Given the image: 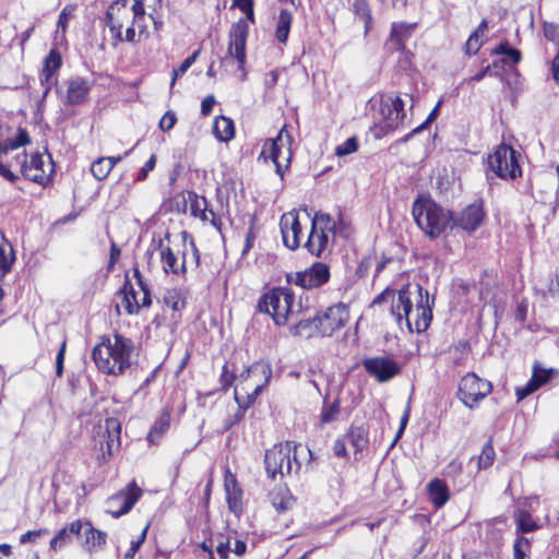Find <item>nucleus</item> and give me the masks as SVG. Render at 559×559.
<instances>
[{
    "instance_id": "f257e3e1",
    "label": "nucleus",
    "mask_w": 559,
    "mask_h": 559,
    "mask_svg": "<svg viewBox=\"0 0 559 559\" xmlns=\"http://www.w3.org/2000/svg\"><path fill=\"white\" fill-rule=\"evenodd\" d=\"M148 0H116L106 12V23L114 38V46L119 43L140 41L146 31V2ZM160 4L162 0H152Z\"/></svg>"
},
{
    "instance_id": "f03ea898",
    "label": "nucleus",
    "mask_w": 559,
    "mask_h": 559,
    "mask_svg": "<svg viewBox=\"0 0 559 559\" xmlns=\"http://www.w3.org/2000/svg\"><path fill=\"white\" fill-rule=\"evenodd\" d=\"M435 298L430 299L428 290L416 283L414 286L407 284L399 290L397 300L392 304V314L399 324L405 320L409 332L426 331L432 319V305Z\"/></svg>"
},
{
    "instance_id": "7ed1b4c3",
    "label": "nucleus",
    "mask_w": 559,
    "mask_h": 559,
    "mask_svg": "<svg viewBox=\"0 0 559 559\" xmlns=\"http://www.w3.org/2000/svg\"><path fill=\"white\" fill-rule=\"evenodd\" d=\"M133 353V341L115 333L112 336H103L100 343L94 347L92 356L102 372L117 376L130 367Z\"/></svg>"
},
{
    "instance_id": "20e7f679",
    "label": "nucleus",
    "mask_w": 559,
    "mask_h": 559,
    "mask_svg": "<svg viewBox=\"0 0 559 559\" xmlns=\"http://www.w3.org/2000/svg\"><path fill=\"white\" fill-rule=\"evenodd\" d=\"M412 213L418 227L431 239L438 238L445 229H452L453 215L430 198H418Z\"/></svg>"
},
{
    "instance_id": "39448f33",
    "label": "nucleus",
    "mask_w": 559,
    "mask_h": 559,
    "mask_svg": "<svg viewBox=\"0 0 559 559\" xmlns=\"http://www.w3.org/2000/svg\"><path fill=\"white\" fill-rule=\"evenodd\" d=\"M272 376L271 366L265 361H257L237 377L234 391L235 401L251 406L261 391L269 384Z\"/></svg>"
},
{
    "instance_id": "423d86ee",
    "label": "nucleus",
    "mask_w": 559,
    "mask_h": 559,
    "mask_svg": "<svg viewBox=\"0 0 559 559\" xmlns=\"http://www.w3.org/2000/svg\"><path fill=\"white\" fill-rule=\"evenodd\" d=\"M302 450H305L302 444H296L293 441L278 443L269 449L264 457L269 477L274 479L277 474L284 476L292 474L294 469L297 472L300 468L297 454Z\"/></svg>"
},
{
    "instance_id": "0eeeda50",
    "label": "nucleus",
    "mask_w": 559,
    "mask_h": 559,
    "mask_svg": "<svg viewBox=\"0 0 559 559\" xmlns=\"http://www.w3.org/2000/svg\"><path fill=\"white\" fill-rule=\"evenodd\" d=\"M294 307L295 296L286 287L273 288L258 301V310L270 314L277 325L288 322L289 316L294 313Z\"/></svg>"
},
{
    "instance_id": "6e6552de",
    "label": "nucleus",
    "mask_w": 559,
    "mask_h": 559,
    "mask_svg": "<svg viewBox=\"0 0 559 559\" xmlns=\"http://www.w3.org/2000/svg\"><path fill=\"white\" fill-rule=\"evenodd\" d=\"M15 160L21 165V173L26 179L43 186L50 180L53 173V163L49 155L45 159L40 153L32 154L29 157L22 154L16 155Z\"/></svg>"
},
{
    "instance_id": "1a4fd4ad",
    "label": "nucleus",
    "mask_w": 559,
    "mask_h": 559,
    "mask_svg": "<svg viewBox=\"0 0 559 559\" xmlns=\"http://www.w3.org/2000/svg\"><path fill=\"white\" fill-rule=\"evenodd\" d=\"M488 167L501 179H515L521 176L516 152L507 144L499 145L488 156Z\"/></svg>"
},
{
    "instance_id": "9d476101",
    "label": "nucleus",
    "mask_w": 559,
    "mask_h": 559,
    "mask_svg": "<svg viewBox=\"0 0 559 559\" xmlns=\"http://www.w3.org/2000/svg\"><path fill=\"white\" fill-rule=\"evenodd\" d=\"M290 145L292 136L287 132L286 126H283L275 139L265 140L259 155V159H271L276 167V173L283 177L284 173L282 169L281 158H283L287 164L290 162Z\"/></svg>"
},
{
    "instance_id": "9b49d317",
    "label": "nucleus",
    "mask_w": 559,
    "mask_h": 559,
    "mask_svg": "<svg viewBox=\"0 0 559 559\" xmlns=\"http://www.w3.org/2000/svg\"><path fill=\"white\" fill-rule=\"evenodd\" d=\"M491 391V382L469 372L461 379L457 397L466 407L472 409L489 395Z\"/></svg>"
},
{
    "instance_id": "f8f14e48",
    "label": "nucleus",
    "mask_w": 559,
    "mask_h": 559,
    "mask_svg": "<svg viewBox=\"0 0 559 559\" xmlns=\"http://www.w3.org/2000/svg\"><path fill=\"white\" fill-rule=\"evenodd\" d=\"M335 226L330 214L317 212L311 221V230L305 242V248L313 255L320 257L328 247L329 231Z\"/></svg>"
},
{
    "instance_id": "ddd939ff",
    "label": "nucleus",
    "mask_w": 559,
    "mask_h": 559,
    "mask_svg": "<svg viewBox=\"0 0 559 559\" xmlns=\"http://www.w3.org/2000/svg\"><path fill=\"white\" fill-rule=\"evenodd\" d=\"M379 128L388 133L399 128L405 117L404 102L399 96H384L379 104Z\"/></svg>"
},
{
    "instance_id": "4468645a",
    "label": "nucleus",
    "mask_w": 559,
    "mask_h": 559,
    "mask_svg": "<svg viewBox=\"0 0 559 559\" xmlns=\"http://www.w3.org/2000/svg\"><path fill=\"white\" fill-rule=\"evenodd\" d=\"M121 426L117 418H107L104 425L97 427L94 445L99 450L102 460L107 461L120 445Z\"/></svg>"
},
{
    "instance_id": "2eb2a0df",
    "label": "nucleus",
    "mask_w": 559,
    "mask_h": 559,
    "mask_svg": "<svg viewBox=\"0 0 559 559\" xmlns=\"http://www.w3.org/2000/svg\"><path fill=\"white\" fill-rule=\"evenodd\" d=\"M362 367L369 377L380 383L391 381L402 371V366L390 355L365 358Z\"/></svg>"
},
{
    "instance_id": "dca6fc26",
    "label": "nucleus",
    "mask_w": 559,
    "mask_h": 559,
    "mask_svg": "<svg viewBox=\"0 0 559 559\" xmlns=\"http://www.w3.org/2000/svg\"><path fill=\"white\" fill-rule=\"evenodd\" d=\"M121 307L128 314L138 313L142 307L151 305L150 289L145 282H124L120 290Z\"/></svg>"
},
{
    "instance_id": "f3484780",
    "label": "nucleus",
    "mask_w": 559,
    "mask_h": 559,
    "mask_svg": "<svg viewBox=\"0 0 559 559\" xmlns=\"http://www.w3.org/2000/svg\"><path fill=\"white\" fill-rule=\"evenodd\" d=\"M317 317L319 320V335L331 336L346 324L349 319V310L345 304L340 302L329 307Z\"/></svg>"
},
{
    "instance_id": "a211bd4d",
    "label": "nucleus",
    "mask_w": 559,
    "mask_h": 559,
    "mask_svg": "<svg viewBox=\"0 0 559 559\" xmlns=\"http://www.w3.org/2000/svg\"><path fill=\"white\" fill-rule=\"evenodd\" d=\"M142 495L141 488L135 481H131L124 490H121L107 500V513L119 518L128 513Z\"/></svg>"
},
{
    "instance_id": "6ab92c4d",
    "label": "nucleus",
    "mask_w": 559,
    "mask_h": 559,
    "mask_svg": "<svg viewBox=\"0 0 559 559\" xmlns=\"http://www.w3.org/2000/svg\"><path fill=\"white\" fill-rule=\"evenodd\" d=\"M485 216L483 201H476L464 207L455 217L453 216L452 228L459 227L473 233L484 223Z\"/></svg>"
},
{
    "instance_id": "aec40b11",
    "label": "nucleus",
    "mask_w": 559,
    "mask_h": 559,
    "mask_svg": "<svg viewBox=\"0 0 559 559\" xmlns=\"http://www.w3.org/2000/svg\"><path fill=\"white\" fill-rule=\"evenodd\" d=\"M281 233L284 245L290 250L300 246L301 224L296 210L287 212L281 217Z\"/></svg>"
},
{
    "instance_id": "412c9836",
    "label": "nucleus",
    "mask_w": 559,
    "mask_h": 559,
    "mask_svg": "<svg viewBox=\"0 0 559 559\" xmlns=\"http://www.w3.org/2000/svg\"><path fill=\"white\" fill-rule=\"evenodd\" d=\"M559 371L554 368H544L540 364L535 362L533 366V372L531 380L522 388L516 389L518 400H523L530 394L534 393L540 386L548 383L550 380L556 378Z\"/></svg>"
},
{
    "instance_id": "4be33fe9",
    "label": "nucleus",
    "mask_w": 559,
    "mask_h": 559,
    "mask_svg": "<svg viewBox=\"0 0 559 559\" xmlns=\"http://www.w3.org/2000/svg\"><path fill=\"white\" fill-rule=\"evenodd\" d=\"M248 37V24L245 20L238 21L233 25L229 34L228 53L240 64L246 61V41Z\"/></svg>"
},
{
    "instance_id": "5701e85b",
    "label": "nucleus",
    "mask_w": 559,
    "mask_h": 559,
    "mask_svg": "<svg viewBox=\"0 0 559 559\" xmlns=\"http://www.w3.org/2000/svg\"><path fill=\"white\" fill-rule=\"evenodd\" d=\"M80 536L82 537V547L90 555L103 550L107 543V533L95 528L91 522H83V528Z\"/></svg>"
},
{
    "instance_id": "b1692460",
    "label": "nucleus",
    "mask_w": 559,
    "mask_h": 559,
    "mask_svg": "<svg viewBox=\"0 0 559 559\" xmlns=\"http://www.w3.org/2000/svg\"><path fill=\"white\" fill-rule=\"evenodd\" d=\"M82 528L83 522L81 520H75L69 523L62 527L50 540V549L53 551L62 549L72 542L73 536H80Z\"/></svg>"
},
{
    "instance_id": "393cba45",
    "label": "nucleus",
    "mask_w": 559,
    "mask_h": 559,
    "mask_svg": "<svg viewBox=\"0 0 559 559\" xmlns=\"http://www.w3.org/2000/svg\"><path fill=\"white\" fill-rule=\"evenodd\" d=\"M92 84L83 78L69 81L67 88V103L69 105L82 104L87 99Z\"/></svg>"
},
{
    "instance_id": "a878e982",
    "label": "nucleus",
    "mask_w": 559,
    "mask_h": 559,
    "mask_svg": "<svg viewBox=\"0 0 559 559\" xmlns=\"http://www.w3.org/2000/svg\"><path fill=\"white\" fill-rule=\"evenodd\" d=\"M225 490L228 509L234 514L239 515L242 512V490L231 474L225 478Z\"/></svg>"
},
{
    "instance_id": "bb28decb",
    "label": "nucleus",
    "mask_w": 559,
    "mask_h": 559,
    "mask_svg": "<svg viewBox=\"0 0 559 559\" xmlns=\"http://www.w3.org/2000/svg\"><path fill=\"white\" fill-rule=\"evenodd\" d=\"M416 24H406L404 22L393 23L390 33L389 43L401 52L406 49V41L411 38Z\"/></svg>"
},
{
    "instance_id": "cd10ccee",
    "label": "nucleus",
    "mask_w": 559,
    "mask_h": 559,
    "mask_svg": "<svg viewBox=\"0 0 559 559\" xmlns=\"http://www.w3.org/2000/svg\"><path fill=\"white\" fill-rule=\"evenodd\" d=\"M162 265L166 274L185 275L186 273V259L185 255H176L170 248L160 249Z\"/></svg>"
},
{
    "instance_id": "c85d7f7f",
    "label": "nucleus",
    "mask_w": 559,
    "mask_h": 559,
    "mask_svg": "<svg viewBox=\"0 0 559 559\" xmlns=\"http://www.w3.org/2000/svg\"><path fill=\"white\" fill-rule=\"evenodd\" d=\"M189 207L191 215L200 218L203 222H211L214 226H216V214L207 209V201L203 197H198L194 194L189 198Z\"/></svg>"
},
{
    "instance_id": "c756f323",
    "label": "nucleus",
    "mask_w": 559,
    "mask_h": 559,
    "mask_svg": "<svg viewBox=\"0 0 559 559\" xmlns=\"http://www.w3.org/2000/svg\"><path fill=\"white\" fill-rule=\"evenodd\" d=\"M427 491L429 495V499L431 500L436 508L443 507L450 499L449 488L442 479H432L427 485Z\"/></svg>"
},
{
    "instance_id": "7c9ffc66",
    "label": "nucleus",
    "mask_w": 559,
    "mask_h": 559,
    "mask_svg": "<svg viewBox=\"0 0 559 559\" xmlns=\"http://www.w3.org/2000/svg\"><path fill=\"white\" fill-rule=\"evenodd\" d=\"M215 138L221 142H228L235 136V126L230 118L219 116L215 118L213 124Z\"/></svg>"
},
{
    "instance_id": "2f4dec72",
    "label": "nucleus",
    "mask_w": 559,
    "mask_h": 559,
    "mask_svg": "<svg viewBox=\"0 0 559 559\" xmlns=\"http://www.w3.org/2000/svg\"><path fill=\"white\" fill-rule=\"evenodd\" d=\"M170 417L171 413L168 409H164L157 419L155 420L153 427L150 430L147 436V440L151 443H157L162 436L169 429L170 427Z\"/></svg>"
},
{
    "instance_id": "473e14b6",
    "label": "nucleus",
    "mask_w": 559,
    "mask_h": 559,
    "mask_svg": "<svg viewBox=\"0 0 559 559\" xmlns=\"http://www.w3.org/2000/svg\"><path fill=\"white\" fill-rule=\"evenodd\" d=\"M270 497L272 506L278 512H285L289 510L295 501L293 496L289 493L288 489L284 487L275 488L271 492Z\"/></svg>"
},
{
    "instance_id": "72a5a7b5",
    "label": "nucleus",
    "mask_w": 559,
    "mask_h": 559,
    "mask_svg": "<svg viewBox=\"0 0 559 559\" xmlns=\"http://www.w3.org/2000/svg\"><path fill=\"white\" fill-rule=\"evenodd\" d=\"M319 320L318 317H313L306 320H300L295 324L290 331L294 335H298L305 338H310L314 335H319Z\"/></svg>"
},
{
    "instance_id": "f704fd0d",
    "label": "nucleus",
    "mask_w": 559,
    "mask_h": 559,
    "mask_svg": "<svg viewBox=\"0 0 559 559\" xmlns=\"http://www.w3.org/2000/svg\"><path fill=\"white\" fill-rule=\"evenodd\" d=\"M391 263H393V261L391 259L378 262L374 257H366L360 261V263L357 267L356 274L358 277H367L370 275L368 270L371 266H374V272H373L372 276L377 277L379 272L382 269H384L386 264H391Z\"/></svg>"
},
{
    "instance_id": "c9c22d12",
    "label": "nucleus",
    "mask_w": 559,
    "mask_h": 559,
    "mask_svg": "<svg viewBox=\"0 0 559 559\" xmlns=\"http://www.w3.org/2000/svg\"><path fill=\"white\" fill-rule=\"evenodd\" d=\"M28 143H31L28 133L25 129L19 128L17 135L14 139L0 141V157Z\"/></svg>"
},
{
    "instance_id": "e433bc0d",
    "label": "nucleus",
    "mask_w": 559,
    "mask_h": 559,
    "mask_svg": "<svg viewBox=\"0 0 559 559\" xmlns=\"http://www.w3.org/2000/svg\"><path fill=\"white\" fill-rule=\"evenodd\" d=\"M14 261V252L2 235H0V276L3 277L11 269Z\"/></svg>"
},
{
    "instance_id": "4c0bfd02",
    "label": "nucleus",
    "mask_w": 559,
    "mask_h": 559,
    "mask_svg": "<svg viewBox=\"0 0 559 559\" xmlns=\"http://www.w3.org/2000/svg\"><path fill=\"white\" fill-rule=\"evenodd\" d=\"M345 438L356 451H361L368 444V430L364 426L352 427Z\"/></svg>"
},
{
    "instance_id": "58836bf2",
    "label": "nucleus",
    "mask_w": 559,
    "mask_h": 559,
    "mask_svg": "<svg viewBox=\"0 0 559 559\" xmlns=\"http://www.w3.org/2000/svg\"><path fill=\"white\" fill-rule=\"evenodd\" d=\"M292 21V13L286 9H282L280 11L276 25V38L278 39V41L283 44L286 43L290 31Z\"/></svg>"
},
{
    "instance_id": "ea45409f",
    "label": "nucleus",
    "mask_w": 559,
    "mask_h": 559,
    "mask_svg": "<svg viewBox=\"0 0 559 559\" xmlns=\"http://www.w3.org/2000/svg\"><path fill=\"white\" fill-rule=\"evenodd\" d=\"M353 10L356 16H358L365 24V35H367L372 27L371 10L366 0H355L353 3Z\"/></svg>"
},
{
    "instance_id": "a19ab883",
    "label": "nucleus",
    "mask_w": 559,
    "mask_h": 559,
    "mask_svg": "<svg viewBox=\"0 0 559 559\" xmlns=\"http://www.w3.org/2000/svg\"><path fill=\"white\" fill-rule=\"evenodd\" d=\"M164 302L174 311H180L186 307V296L181 290L169 289L164 295Z\"/></svg>"
},
{
    "instance_id": "79ce46f5",
    "label": "nucleus",
    "mask_w": 559,
    "mask_h": 559,
    "mask_svg": "<svg viewBox=\"0 0 559 559\" xmlns=\"http://www.w3.org/2000/svg\"><path fill=\"white\" fill-rule=\"evenodd\" d=\"M114 168V162L107 158H98L91 165V173L97 180L105 179Z\"/></svg>"
},
{
    "instance_id": "37998d69",
    "label": "nucleus",
    "mask_w": 559,
    "mask_h": 559,
    "mask_svg": "<svg viewBox=\"0 0 559 559\" xmlns=\"http://www.w3.org/2000/svg\"><path fill=\"white\" fill-rule=\"evenodd\" d=\"M61 66V58L55 51H50L45 61L41 79L48 81Z\"/></svg>"
},
{
    "instance_id": "c03bdc74",
    "label": "nucleus",
    "mask_w": 559,
    "mask_h": 559,
    "mask_svg": "<svg viewBox=\"0 0 559 559\" xmlns=\"http://www.w3.org/2000/svg\"><path fill=\"white\" fill-rule=\"evenodd\" d=\"M309 280H329L330 267L326 263L316 262L305 272Z\"/></svg>"
},
{
    "instance_id": "a18cd8bd",
    "label": "nucleus",
    "mask_w": 559,
    "mask_h": 559,
    "mask_svg": "<svg viewBox=\"0 0 559 559\" xmlns=\"http://www.w3.org/2000/svg\"><path fill=\"white\" fill-rule=\"evenodd\" d=\"M495 456H496L495 449L492 447L491 441L489 440L485 443V445L483 447L481 453L479 454L478 467L484 468V469L490 467L493 464Z\"/></svg>"
},
{
    "instance_id": "49530a36",
    "label": "nucleus",
    "mask_w": 559,
    "mask_h": 559,
    "mask_svg": "<svg viewBox=\"0 0 559 559\" xmlns=\"http://www.w3.org/2000/svg\"><path fill=\"white\" fill-rule=\"evenodd\" d=\"M516 521L519 530L523 533L532 532L536 527L534 520L526 511H520L516 515Z\"/></svg>"
},
{
    "instance_id": "de8ad7c7",
    "label": "nucleus",
    "mask_w": 559,
    "mask_h": 559,
    "mask_svg": "<svg viewBox=\"0 0 559 559\" xmlns=\"http://www.w3.org/2000/svg\"><path fill=\"white\" fill-rule=\"evenodd\" d=\"M198 53L199 51H194L191 56L186 58L178 68L174 69L173 80L170 83L171 86L175 84L176 80L183 75L188 71V69L195 62Z\"/></svg>"
},
{
    "instance_id": "09e8293b",
    "label": "nucleus",
    "mask_w": 559,
    "mask_h": 559,
    "mask_svg": "<svg viewBox=\"0 0 559 559\" xmlns=\"http://www.w3.org/2000/svg\"><path fill=\"white\" fill-rule=\"evenodd\" d=\"M358 150V141L355 136L347 139L344 143L335 148V154L340 157L352 154Z\"/></svg>"
},
{
    "instance_id": "8fccbe9b",
    "label": "nucleus",
    "mask_w": 559,
    "mask_h": 559,
    "mask_svg": "<svg viewBox=\"0 0 559 559\" xmlns=\"http://www.w3.org/2000/svg\"><path fill=\"white\" fill-rule=\"evenodd\" d=\"M340 412V403L338 401H334L329 406L324 407L321 413V423L329 424L336 419V416Z\"/></svg>"
},
{
    "instance_id": "3c124183",
    "label": "nucleus",
    "mask_w": 559,
    "mask_h": 559,
    "mask_svg": "<svg viewBox=\"0 0 559 559\" xmlns=\"http://www.w3.org/2000/svg\"><path fill=\"white\" fill-rule=\"evenodd\" d=\"M236 403L238 405V408H237L236 413L233 416H229L225 420V424H224L225 430L231 428L234 425L239 423L243 418L246 409H248L250 407V406H245L243 403L240 400L236 401Z\"/></svg>"
},
{
    "instance_id": "603ef678",
    "label": "nucleus",
    "mask_w": 559,
    "mask_h": 559,
    "mask_svg": "<svg viewBox=\"0 0 559 559\" xmlns=\"http://www.w3.org/2000/svg\"><path fill=\"white\" fill-rule=\"evenodd\" d=\"M484 40L483 36L478 35V33H472L465 44V51L467 55H475L483 46Z\"/></svg>"
},
{
    "instance_id": "864d4df0",
    "label": "nucleus",
    "mask_w": 559,
    "mask_h": 559,
    "mask_svg": "<svg viewBox=\"0 0 559 559\" xmlns=\"http://www.w3.org/2000/svg\"><path fill=\"white\" fill-rule=\"evenodd\" d=\"M120 257H121V249L115 241H111L109 260L107 263L108 273H114L116 265L118 264V262L120 260Z\"/></svg>"
},
{
    "instance_id": "5fc2aeb1",
    "label": "nucleus",
    "mask_w": 559,
    "mask_h": 559,
    "mask_svg": "<svg viewBox=\"0 0 559 559\" xmlns=\"http://www.w3.org/2000/svg\"><path fill=\"white\" fill-rule=\"evenodd\" d=\"M48 534L47 528H40L35 531H27L20 537L21 544L34 543L38 537Z\"/></svg>"
},
{
    "instance_id": "6e6d98bb",
    "label": "nucleus",
    "mask_w": 559,
    "mask_h": 559,
    "mask_svg": "<svg viewBox=\"0 0 559 559\" xmlns=\"http://www.w3.org/2000/svg\"><path fill=\"white\" fill-rule=\"evenodd\" d=\"M177 117L174 111H166L159 121V128L163 131H169L174 128Z\"/></svg>"
},
{
    "instance_id": "4d7b16f0",
    "label": "nucleus",
    "mask_w": 559,
    "mask_h": 559,
    "mask_svg": "<svg viewBox=\"0 0 559 559\" xmlns=\"http://www.w3.org/2000/svg\"><path fill=\"white\" fill-rule=\"evenodd\" d=\"M544 181L554 186L556 199L559 198V165L556 167L555 173H548L543 177Z\"/></svg>"
},
{
    "instance_id": "13d9d810",
    "label": "nucleus",
    "mask_w": 559,
    "mask_h": 559,
    "mask_svg": "<svg viewBox=\"0 0 559 559\" xmlns=\"http://www.w3.org/2000/svg\"><path fill=\"white\" fill-rule=\"evenodd\" d=\"M155 165H156V156L152 155L148 158V160L144 164V166L141 168V170L139 171V174L136 176V180L142 181V180L146 179L148 173L154 169Z\"/></svg>"
},
{
    "instance_id": "bf43d9fd",
    "label": "nucleus",
    "mask_w": 559,
    "mask_h": 559,
    "mask_svg": "<svg viewBox=\"0 0 559 559\" xmlns=\"http://www.w3.org/2000/svg\"><path fill=\"white\" fill-rule=\"evenodd\" d=\"M332 224L335 226V228L326 229L329 233L344 237L348 236V225L344 219L340 218L338 222L332 219Z\"/></svg>"
},
{
    "instance_id": "052dcab7",
    "label": "nucleus",
    "mask_w": 559,
    "mask_h": 559,
    "mask_svg": "<svg viewBox=\"0 0 559 559\" xmlns=\"http://www.w3.org/2000/svg\"><path fill=\"white\" fill-rule=\"evenodd\" d=\"M543 32H544V36L547 39L555 43L558 37V34H559L558 25H556L554 23L546 22V23H544Z\"/></svg>"
},
{
    "instance_id": "680f3d73",
    "label": "nucleus",
    "mask_w": 559,
    "mask_h": 559,
    "mask_svg": "<svg viewBox=\"0 0 559 559\" xmlns=\"http://www.w3.org/2000/svg\"><path fill=\"white\" fill-rule=\"evenodd\" d=\"M234 381H237V377H235V374L228 370V365L226 364L223 367V372L221 376L223 389H227L228 386H230Z\"/></svg>"
},
{
    "instance_id": "e2e57ef3",
    "label": "nucleus",
    "mask_w": 559,
    "mask_h": 559,
    "mask_svg": "<svg viewBox=\"0 0 559 559\" xmlns=\"http://www.w3.org/2000/svg\"><path fill=\"white\" fill-rule=\"evenodd\" d=\"M230 542L229 539H221L216 547V552L221 559H229Z\"/></svg>"
},
{
    "instance_id": "0e129e2a",
    "label": "nucleus",
    "mask_w": 559,
    "mask_h": 559,
    "mask_svg": "<svg viewBox=\"0 0 559 559\" xmlns=\"http://www.w3.org/2000/svg\"><path fill=\"white\" fill-rule=\"evenodd\" d=\"M11 166V164H4L3 162H0V176L10 182H15L17 176L10 170Z\"/></svg>"
},
{
    "instance_id": "69168bd1",
    "label": "nucleus",
    "mask_w": 559,
    "mask_h": 559,
    "mask_svg": "<svg viewBox=\"0 0 559 559\" xmlns=\"http://www.w3.org/2000/svg\"><path fill=\"white\" fill-rule=\"evenodd\" d=\"M215 105V98L213 95L206 96L201 103V114L207 116L212 112Z\"/></svg>"
},
{
    "instance_id": "338daca9",
    "label": "nucleus",
    "mask_w": 559,
    "mask_h": 559,
    "mask_svg": "<svg viewBox=\"0 0 559 559\" xmlns=\"http://www.w3.org/2000/svg\"><path fill=\"white\" fill-rule=\"evenodd\" d=\"M345 439H346L345 437L344 438H338L335 441L334 447H333V451H334V454L336 456H340V457H346L347 456Z\"/></svg>"
},
{
    "instance_id": "774afa93",
    "label": "nucleus",
    "mask_w": 559,
    "mask_h": 559,
    "mask_svg": "<svg viewBox=\"0 0 559 559\" xmlns=\"http://www.w3.org/2000/svg\"><path fill=\"white\" fill-rule=\"evenodd\" d=\"M551 73L554 80L559 83V44H557V53L551 61Z\"/></svg>"
}]
</instances>
